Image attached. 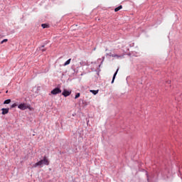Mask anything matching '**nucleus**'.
<instances>
[{
  "mask_svg": "<svg viewBox=\"0 0 182 182\" xmlns=\"http://www.w3.org/2000/svg\"><path fill=\"white\" fill-rule=\"evenodd\" d=\"M42 48H45V46H42Z\"/></svg>",
  "mask_w": 182,
  "mask_h": 182,
  "instance_id": "6ab92c4d",
  "label": "nucleus"
},
{
  "mask_svg": "<svg viewBox=\"0 0 182 182\" xmlns=\"http://www.w3.org/2000/svg\"><path fill=\"white\" fill-rule=\"evenodd\" d=\"M59 93H62V90L60 88H55L51 91V95H59Z\"/></svg>",
  "mask_w": 182,
  "mask_h": 182,
  "instance_id": "7ed1b4c3",
  "label": "nucleus"
},
{
  "mask_svg": "<svg viewBox=\"0 0 182 182\" xmlns=\"http://www.w3.org/2000/svg\"><path fill=\"white\" fill-rule=\"evenodd\" d=\"M118 72H119V68L117 69V71L114 73V74L113 75L112 83H114V80L116 79V76L117 75Z\"/></svg>",
  "mask_w": 182,
  "mask_h": 182,
  "instance_id": "423d86ee",
  "label": "nucleus"
},
{
  "mask_svg": "<svg viewBox=\"0 0 182 182\" xmlns=\"http://www.w3.org/2000/svg\"><path fill=\"white\" fill-rule=\"evenodd\" d=\"M11 103V100H6L4 102V105H9Z\"/></svg>",
  "mask_w": 182,
  "mask_h": 182,
  "instance_id": "9d476101",
  "label": "nucleus"
},
{
  "mask_svg": "<svg viewBox=\"0 0 182 182\" xmlns=\"http://www.w3.org/2000/svg\"><path fill=\"white\" fill-rule=\"evenodd\" d=\"M1 110V114H8V113H9V108H3Z\"/></svg>",
  "mask_w": 182,
  "mask_h": 182,
  "instance_id": "39448f33",
  "label": "nucleus"
},
{
  "mask_svg": "<svg viewBox=\"0 0 182 182\" xmlns=\"http://www.w3.org/2000/svg\"><path fill=\"white\" fill-rule=\"evenodd\" d=\"M72 60V59H68L63 65V66H68V65L70 64V61Z\"/></svg>",
  "mask_w": 182,
  "mask_h": 182,
  "instance_id": "6e6552de",
  "label": "nucleus"
},
{
  "mask_svg": "<svg viewBox=\"0 0 182 182\" xmlns=\"http://www.w3.org/2000/svg\"><path fill=\"white\" fill-rule=\"evenodd\" d=\"M50 161L46 156H43L42 160H40L38 162L36 163L33 167L36 168V167H43L44 166H49Z\"/></svg>",
  "mask_w": 182,
  "mask_h": 182,
  "instance_id": "f257e3e1",
  "label": "nucleus"
},
{
  "mask_svg": "<svg viewBox=\"0 0 182 182\" xmlns=\"http://www.w3.org/2000/svg\"><path fill=\"white\" fill-rule=\"evenodd\" d=\"M70 93H72L71 91H68L66 90H64L62 95L63 96H64L65 97H68V96H70Z\"/></svg>",
  "mask_w": 182,
  "mask_h": 182,
  "instance_id": "20e7f679",
  "label": "nucleus"
},
{
  "mask_svg": "<svg viewBox=\"0 0 182 182\" xmlns=\"http://www.w3.org/2000/svg\"><path fill=\"white\" fill-rule=\"evenodd\" d=\"M42 28H43V29H45V28H48V25L47 24H42L41 25Z\"/></svg>",
  "mask_w": 182,
  "mask_h": 182,
  "instance_id": "ddd939ff",
  "label": "nucleus"
},
{
  "mask_svg": "<svg viewBox=\"0 0 182 182\" xmlns=\"http://www.w3.org/2000/svg\"><path fill=\"white\" fill-rule=\"evenodd\" d=\"M16 106H18V105L16 103H14L11 106V109H14V107H16Z\"/></svg>",
  "mask_w": 182,
  "mask_h": 182,
  "instance_id": "f8f14e48",
  "label": "nucleus"
},
{
  "mask_svg": "<svg viewBox=\"0 0 182 182\" xmlns=\"http://www.w3.org/2000/svg\"><path fill=\"white\" fill-rule=\"evenodd\" d=\"M78 97H80V93H77L75 99H78Z\"/></svg>",
  "mask_w": 182,
  "mask_h": 182,
  "instance_id": "9b49d317",
  "label": "nucleus"
},
{
  "mask_svg": "<svg viewBox=\"0 0 182 182\" xmlns=\"http://www.w3.org/2000/svg\"><path fill=\"white\" fill-rule=\"evenodd\" d=\"M90 92L93 95H97L99 93V90H91Z\"/></svg>",
  "mask_w": 182,
  "mask_h": 182,
  "instance_id": "1a4fd4ad",
  "label": "nucleus"
},
{
  "mask_svg": "<svg viewBox=\"0 0 182 182\" xmlns=\"http://www.w3.org/2000/svg\"><path fill=\"white\" fill-rule=\"evenodd\" d=\"M115 55L116 54H110L109 56H111L112 58H115Z\"/></svg>",
  "mask_w": 182,
  "mask_h": 182,
  "instance_id": "f3484780",
  "label": "nucleus"
},
{
  "mask_svg": "<svg viewBox=\"0 0 182 182\" xmlns=\"http://www.w3.org/2000/svg\"><path fill=\"white\" fill-rule=\"evenodd\" d=\"M7 41H8V39H4V40L1 41V45H2V43H5V42H7Z\"/></svg>",
  "mask_w": 182,
  "mask_h": 182,
  "instance_id": "4468645a",
  "label": "nucleus"
},
{
  "mask_svg": "<svg viewBox=\"0 0 182 182\" xmlns=\"http://www.w3.org/2000/svg\"><path fill=\"white\" fill-rule=\"evenodd\" d=\"M27 109H29V110H32V107H31V105H27Z\"/></svg>",
  "mask_w": 182,
  "mask_h": 182,
  "instance_id": "dca6fc26",
  "label": "nucleus"
},
{
  "mask_svg": "<svg viewBox=\"0 0 182 182\" xmlns=\"http://www.w3.org/2000/svg\"><path fill=\"white\" fill-rule=\"evenodd\" d=\"M123 8L122 6H119L117 8L114 9V12H119V11H120V9H122Z\"/></svg>",
  "mask_w": 182,
  "mask_h": 182,
  "instance_id": "0eeeda50",
  "label": "nucleus"
},
{
  "mask_svg": "<svg viewBox=\"0 0 182 182\" xmlns=\"http://www.w3.org/2000/svg\"><path fill=\"white\" fill-rule=\"evenodd\" d=\"M171 81H169L168 83H171Z\"/></svg>",
  "mask_w": 182,
  "mask_h": 182,
  "instance_id": "aec40b11",
  "label": "nucleus"
},
{
  "mask_svg": "<svg viewBox=\"0 0 182 182\" xmlns=\"http://www.w3.org/2000/svg\"><path fill=\"white\" fill-rule=\"evenodd\" d=\"M18 107L20 109V110H26L28 109V104L26 103H22L20 104Z\"/></svg>",
  "mask_w": 182,
  "mask_h": 182,
  "instance_id": "f03ea898",
  "label": "nucleus"
},
{
  "mask_svg": "<svg viewBox=\"0 0 182 182\" xmlns=\"http://www.w3.org/2000/svg\"><path fill=\"white\" fill-rule=\"evenodd\" d=\"M41 50H42V52H45V50H46V49L41 48Z\"/></svg>",
  "mask_w": 182,
  "mask_h": 182,
  "instance_id": "a211bd4d",
  "label": "nucleus"
},
{
  "mask_svg": "<svg viewBox=\"0 0 182 182\" xmlns=\"http://www.w3.org/2000/svg\"><path fill=\"white\" fill-rule=\"evenodd\" d=\"M122 57V55H119L117 54H115V58H117V59H119V58H120Z\"/></svg>",
  "mask_w": 182,
  "mask_h": 182,
  "instance_id": "2eb2a0df",
  "label": "nucleus"
}]
</instances>
